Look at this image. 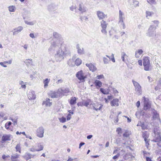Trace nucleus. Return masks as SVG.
Segmentation results:
<instances>
[{"instance_id":"11","label":"nucleus","mask_w":161,"mask_h":161,"mask_svg":"<svg viewBox=\"0 0 161 161\" xmlns=\"http://www.w3.org/2000/svg\"><path fill=\"white\" fill-rule=\"evenodd\" d=\"M49 95L52 98H58L60 95L58 90L57 92L51 91Z\"/></svg>"},{"instance_id":"60","label":"nucleus","mask_w":161,"mask_h":161,"mask_svg":"<svg viewBox=\"0 0 161 161\" xmlns=\"http://www.w3.org/2000/svg\"><path fill=\"white\" fill-rule=\"evenodd\" d=\"M147 1L149 3L152 4L155 3V0H149V1Z\"/></svg>"},{"instance_id":"29","label":"nucleus","mask_w":161,"mask_h":161,"mask_svg":"<svg viewBox=\"0 0 161 161\" xmlns=\"http://www.w3.org/2000/svg\"><path fill=\"white\" fill-rule=\"evenodd\" d=\"M19 155L17 153L13 154L11 156V160L12 161H15V159L18 158Z\"/></svg>"},{"instance_id":"8","label":"nucleus","mask_w":161,"mask_h":161,"mask_svg":"<svg viewBox=\"0 0 161 161\" xmlns=\"http://www.w3.org/2000/svg\"><path fill=\"white\" fill-rule=\"evenodd\" d=\"M153 141L155 142H158V145L161 147V137L159 133H158L156 135L154 138L153 140Z\"/></svg>"},{"instance_id":"10","label":"nucleus","mask_w":161,"mask_h":161,"mask_svg":"<svg viewBox=\"0 0 161 161\" xmlns=\"http://www.w3.org/2000/svg\"><path fill=\"white\" fill-rule=\"evenodd\" d=\"M143 98L144 99V108L145 110H147L149 109L151 107L150 103L147 100H146L145 97H143Z\"/></svg>"},{"instance_id":"48","label":"nucleus","mask_w":161,"mask_h":161,"mask_svg":"<svg viewBox=\"0 0 161 161\" xmlns=\"http://www.w3.org/2000/svg\"><path fill=\"white\" fill-rule=\"evenodd\" d=\"M142 136L144 139V140L145 141H146V139L147 138V132L145 131L143 133Z\"/></svg>"},{"instance_id":"19","label":"nucleus","mask_w":161,"mask_h":161,"mask_svg":"<svg viewBox=\"0 0 161 161\" xmlns=\"http://www.w3.org/2000/svg\"><path fill=\"white\" fill-rule=\"evenodd\" d=\"M76 48L77 49V53L80 54H82L84 53V49L83 48H80L79 44L76 45Z\"/></svg>"},{"instance_id":"57","label":"nucleus","mask_w":161,"mask_h":161,"mask_svg":"<svg viewBox=\"0 0 161 161\" xmlns=\"http://www.w3.org/2000/svg\"><path fill=\"white\" fill-rule=\"evenodd\" d=\"M6 64L5 61L4 62H0V65L4 67H7V65H5L4 64Z\"/></svg>"},{"instance_id":"25","label":"nucleus","mask_w":161,"mask_h":161,"mask_svg":"<svg viewBox=\"0 0 161 161\" xmlns=\"http://www.w3.org/2000/svg\"><path fill=\"white\" fill-rule=\"evenodd\" d=\"M119 148H117V149H115L113 153H117V154L113 157V159H116L118 158L120 156V153H118Z\"/></svg>"},{"instance_id":"49","label":"nucleus","mask_w":161,"mask_h":161,"mask_svg":"<svg viewBox=\"0 0 161 161\" xmlns=\"http://www.w3.org/2000/svg\"><path fill=\"white\" fill-rule=\"evenodd\" d=\"M129 135L128 131L126 130L125 132L123 134V137H127L129 136Z\"/></svg>"},{"instance_id":"6","label":"nucleus","mask_w":161,"mask_h":161,"mask_svg":"<svg viewBox=\"0 0 161 161\" xmlns=\"http://www.w3.org/2000/svg\"><path fill=\"white\" fill-rule=\"evenodd\" d=\"M44 129L42 126L38 127L36 130V134L37 136L40 138H42L44 136Z\"/></svg>"},{"instance_id":"52","label":"nucleus","mask_w":161,"mask_h":161,"mask_svg":"<svg viewBox=\"0 0 161 161\" xmlns=\"http://www.w3.org/2000/svg\"><path fill=\"white\" fill-rule=\"evenodd\" d=\"M118 153H120V155H122L123 154H124L125 152V150H124L123 149H122L120 151H119L120 149L119 148L118 149Z\"/></svg>"},{"instance_id":"21","label":"nucleus","mask_w":161,"mask_h":161,"mask_svg":"<svg viewBox=\"0 0 161 161\" xmlns=\"http://www.w3.org/2000/svg\"><path fill=\"white\" fill-rule=\"evenodd\" d=\"M53 36L56 39V40L53 42H57L58 41V40H60V38H62V41H63V38L61 36V35H60L57 32H54L53 33Z\"/></svg>"},{"instance_id":"39","label":"nucleus","mask_w":161,"mask_h":161,"mask_svg":"<svg viewBox=\"0 0 161 161\" xmlns=\"http://www.w3.org/2000/svg\"><path fill=\"white\" fill-rule=\"evenodd\" d=\"M116 131L117 133L119 135V136H121L122 133V129L120 127L117 128L116 130Z\"/></svg>"},{"instance_id":"1","label":"nucleus","mask_w":161,"mask_h":161,"mask_svg":"<svg viewBox=\"0 0 161 161\" xmlns=\"http://www.w3.org/2000/svg\"><path fill=\"white\" fill-rule=\"evenodd\" d=\"M62 39L60 40L57 42H53L51 43V45L48 48L49 51L56 50L54 57L56 61L60 62L64 58V55L66 53L65 47L64 44V41Z\"/></svg>"},{"instance_id":"34","label":"nucleus","mask_w":161,"mask_h":161,"mask_svg":"<svg viewBox=\"0 0 161 161\" xmlns=\"http://www.w3.org/2000/svg\"><path fill=\"white\" fill-rule=\"evenodd\" d=\"M81 60L79 58H77L75 61V64L77 66L80 65L81 63Z\"/></svg>"},{"instance_id":"33","label":"nucleus","mask_w":161,"mask_h":161,"mask_svg":"<svg viewBox=\"0 0 161 161\" xmlns=\"http://www.w3.org/2000/svg\"><path fill=\"white\" fill-rule=\"evenodd\" d=\"M25 22L26 24L32 25H34L36 23V21L35 20H34L31 22H29L28 21L25 20Z\"/></svg>"},{"instance_id":"2","label":"nucleus","mask_w":161,"mask_h":161,"mask_svg":"<svg viewBox=\"0 0 161 161\" xmlns=\"http://www.w3.org/2000/svg\"><path fill=\"white\" fill-rule=\"evenodd\" d=\"M156 29V26H155L154 25H150L146 33L147 36L150 37L155 36L156 33L155 30Z\"/></svg>"},{"instance_id":"31","label":"nucleus","mask_w":161,"mask_h":161,"mask_svg":"<svg viewBox=\"0 0 161 161\" xmlns=\"http://www.w3.org/2000/svg\"><path fill=\"white\" fill-rule=\"evenodd\" d=\"M143 64H150V61L148 57H145L143 59Z\"/></svg>"},{"instance_id":"14","label":"nucleus","mask_w":161,"mask_h":161,"mask_svg":"<svg viewBox=\"0 0 161 161\" xmlns=\"http://www.w3.org/2000/svg\"><path fill=\"white\" fill-rule=\"evenodd\" d=\"M57 7L53 4H51L48 6V10L50 12L54 11L57 9Z\"/></svg>"},{"instance_id":"45","label":"nucleus","mask_w":161,"mask_h":161,"mask_svg":"<svg viewBox=\"0 0 161 161\" xmlns=\"http://www.w3.org/2000/svg\"><path fill=\"white\" fill-rule=\"evenodd\" d=\"M25 62L26 64H32V59H26Z\"/></svg>"},{"instance_id":"13","label":"nucleus","mask_w":161,"mask_h":161,"mask_svg":"<svg viewBox=\"0 0 161 161\" xmlns=\"http://www.w3.org/2000/svg\"><path fill=\"white\" fill-rule=\"evenodd\" d=\"M11 135H3L2 138V142L3 143L6 141H10L11 139L10 137Z\"/></svg>"},{"instance_id":"50","label":"nucleus","mask_w":161,"mask_h":161,"mask_svg":"<svg viewBox=\"0 0 161 161\" xmlns=\"http://www.w3.org/2000/svg\"><path fill=\"white\" fill-rule=\"evenodd\" d=\"M152 22H153L154 24L156 25H155V26H156V28L158 26V25L159 23V21L158 20H155L154 21H152Z\"/></svg>"},{"instance_id":"55","label":"nucleus","mask_w":161,"mask_h":161,"mask_svg":"<svg viewBox=\"0 0 161 161\" xmlns=\"http://www.w3.org/2000/svg\"><path fill=\"white\" fill-rule=\"evenodd\" d=\"M139 2L138 1L135 0L133 4L135 7H137L139 6Z\"/></svg>"},{"instance_id":"18","label":"nucleus","mask_w":161,"mask_h":161,"mask_svg":"<svg viewBox=\"0 0 161 161\" xmlns=\"http://www.w3.org/2000/svg\"><path fill=\"white\" fill-rule=\"evenodd\" d=\"M90 104L92 105L93 109L96 111L100 110L103 107V105H101L99 107V108H98L97 107L98 104H96L93 103H91Z\"/></svg>"},{"instance_id":"20","label":"nucleus","mask_w":161,"mask_h":161,"mask_svg":"<svg viewBox=\"0 0 161 161\" xmlns=\"http://www.w3.org/2000/svg\"><path fill=\"white\" fill-rule=\"evenodd\" d=\"M50 99L48 98H47L46 100L43 101L42 105H45L46 106L50 107L52 105V102H50Z\"/></svg>"},{"instance_id":"56","label":"nucleus","mask_w":161,"mask_h":161,"mask_svg":"<svg viewBox=\"0 0 161 161\" xmlns=\"http://www.w3.org/2000/svg\"><path fill=\"white\" fill-rule=\"evenodd\" d=\"M136 52H137V53H138L139 55H140L143 53V51L142 49H141L138 50L137 51H136Z\"/></svg>"},{"instance_id":"44","label":"nucleus","mask_w":161,"mask_h":161,"mask_svg":"<svg viewBox=\"0 0 161 161\" xmlns=\"http://www.w3.org/2000/svg\"><path fill=\"white\" fill-rule=\"evenodd\" d=\"M15 148L17 152L18 151L19 153H21V147L19 144H18L16 145Z\"/></svg>"},{"instance_id":"35","label":"nucleus","mask_w":161,"mask_h":161,"mask_svg":"<svg viewBox=\"0 0 161 161\" xmlns=\"http://www.w3.org/2000/svg\"><path fill=\"white\" fill-rule=\"evenodd\" d=\"M50 80L48 78H46L43 80V83L44 84V88L48 86V84Z\"/></svg>"},{"instance_id":"37","label":"nucleus","mask_w":161,"mask_h":161,"mask_svg":"<svg viewBox=\"0 0 161 161\" xmlns=\"http://www.w3.org/2000/svg\"><path fill=\"white\" fill-rule=\"evenodd\" d=\"M76 58V55H75L71 59H69L68 61L67 62V64L69 65H71V63L72 61H73L75 59V58Z\"/></svg>"},{"instance_id":"16","label":"nucleus","mask_w":161,"mask_h":161,"mask_svg":"<svg viewBox=\"0 0 161 161\" xmlns=\"http://www.w3.org/2000/svg\"><path fill=\"white\" fill-rule=\"evenodd\" d=\"M23 29L22 26H19L14 29V31L13 32V35H16L20 32Z\"/></svg>"},{"instance_id":"63","label":"nucleus","mask_w":161,"mask_h":161,"mask_svg":"<svg viewBox=\"0 0 161 161\" xmlns=\"http://www.w3.org/2000/svg\"><path fill=\"white\" fill-rule=\"evenodd\" d=\"M104 76L103 75H98L97 76V79H100L103 78Z\"/></svg>"},{"instance_id":"9","label":"nucleus","mask_w":161,"mask_h":161,"mask_svg":"<svg viewBox=\"0 0 161 161\" xmlns=\"http://www.w3.org/2000/svg\"><path fill=\"white\" fill-rule=\"evenodd\" d=\"M152 112L153 114L152 118L153 119H158L159 121V122H161V121L159 117V115L157 113V112L154 109H153L152 110Z\"/></svg>"},{"instance_id":"36","label":"nucleus","mask_w":161,"mask_h":161,"mask_svg":"<svg viewBox=\"0 0 161 161\" xmlns=\"http://www.w3.org/2000/svg\"><path fill=\"white\" fill-rule=\"evenodd\" d=\"M100 91L101 92L104 94H108L109 93L108 91L103 88H101Z\"/></svg>"},{"instance_id":"46","label":"nucleus","mask_w":161,"mask_h":161,"mask_svg":"<svg viewBox=\"0 0 161 161\" xmlns=\"http://www.w3.org/2000/svg\"><path fill=\"white\" fill-rule=\"evenodd\" d=\"M110 61L109 59L106 58L105 57L103 58V63L105 64H108L109 61Z\"/></svg>"},{"instance_id":"12","label":"nucleus","mask_w":161,"mask_h":161,"mask_svg":"<svg viewBox=\"0 0 161 161\" xmlns=\"http://www.w3.org/2000/svg\"><path fill=\"white\" fill-rule=\"evenodd\" d=\"M97 14L99 20L103 19L107 16V15L105 14L104 13L100 11H98L97 12Z\"/></svg>"},{"instance_id":"62","label":"nucleus","mask_w":161,"mask_h":161,"mask_svg":"<svg viewBox=\"0 0 161 161\" xmlns=\"http://www.w3.org/2000/svg\"><path fill=\"white\" fill-rule=\"evenodd\" d=\"M112 57L111 58H110V60H111L114 63L115 62V61L114 57V55L113 54H112Z\"/></svg>"},{"instance_id":"64","label":"nucleus","mask_w":161,"mask_h":161,"mask_svg":"<svg viewBox=\"0 0 161 161\" xmlns=\"http://www.w3.org/2000/svg\"><path fill=\"white\" fill-rule=\"evenodd\" d=\"M146 159L147 161H152L151 158L149 157H146Z\"/></svg>"},{"instance_id":"41","label":"nucleus","mask_w":161,"mask_h":161,"mask_svg":"<svg viewBox=\"0 0 161 161\" xmlns=\"http://www.w3.org/2000/svg\"><path fill=\"white\" fill-rule=\"evenodd\" d=\"M12 124V122L10 121H8L5 124V127L7 130H8L9 126Z\"/></svg>"},{"instance_id":"24","label":"nucleus","mask_w":161,"mask_h":161,"mask_svg":"<svg viewBox=\"0 0 161 161\" xmlns=\"http://www.w3.org/2000/svg\"><path fill=\"white\" fill-rule=\"evenodd\" d=\"M128 56L126 54V53L123 52L121 53V58L122 60V61H124L125 63H126V61H128V60L127 58L128 57Z\"/></svg>"},{"instance_id":"43","label":"nucleus","mask_w":161,"mask_h":161,"mask_svg":"<svg viewBox=\"0 0 161 161\" xmlns=\"http://www.w3.org/2000/svg\"><path fill=\"white\" fill-rule=\"evenodd\" d=\"M15 8L13 6H10L8 7V9L9 11L11 12H14L15 11Z\"/></svg>"},{"instance_id":"23","label":"nucleus","mask_w":161,"mask_h":161,"mask_svg":"<svg viewBox=\"0 0 161 161\" xmlns=\"http://www.w3.org/2000/svg\"><path fill=\"white\" fill-rule=\"evenodd\" d=\"M36 151H40L43 149V146L41 143H37L36 144Z\"/></svg>"},{"instance_id":"7","label":"nucleus","mask_w":161,"mask_h":161,"mask_svg":"<svg viewBox=\"0 0 161 161\" xmlns=\"http://www.w3.org/2000/svg\"><path fill=\"white\" fill-rule=\"evenodd\" d=\"M107 24L105 21L103 20L101 22V26L102 29L101 30V32L102 33L106 35L107 34V31H106Z\"/></svg>"},{"instance_id":"42","label":"nucleus","mask_w":161,"mask_h":161,"mask_svg":"<svg viewBox=\"0 0 161 161\" xmlns=\"http://www.w3.org/2000/svg\"><path fill=\"white\" fill-rule=\"evenodd\" d=\"M154 13L152 12H150L147 11L146 12V17L148 16H151Z\"/></svg>"},{"instance_id":"28","label":"nucleus","mask_w":161,"mask_h":161,"mask_svg":"<svg viewBox=\"0 0 161 161\" xmlns=\"http://www.w3.org/2000/svg\"><path fill=\"white\" fill-rule=\"evenodd\" d=\"M78 10L82 13L85 12L86 11V8L82 4H80Z\"/></svg>"},{"instance_id":"47","label":"nucleus","mask_w":161,"mask_h":161,"mask_svg":"<svg viewBox=\"0 0 161 161\" xmlns=\"http://www.w3.org/2000/svg\"><path fill=\"white\" fill-rule=\"evenodd\" d=\"M141 126L142 129L144 130L147 128V125L145 124L144 122H142V124L141 125Z\"/></svg>"},{"instance_id":"40","label":"nucleus","mask_w":161,"mask_h":161,"mask_svg":"<svg viewBox=\"0 0 161 161\" xmlns=\"http://www.w3.org/2000/svg\"><path fill=\"white\" fill-rule=\"evenodd\" d=\"M144 66V69L146 71H148L150 66V64H143Z\"/></svg>"},{"instance_id":"15","label":"nucleus","mask_w":161,"mask_h":161,"mask_svg":"<svg viewBox=\"0 0 161 161\" xmlns=\"http://www.w3.org/2000/svg\"><path fill=\"white\" fill-rule=\"evenodd\" d=\"M58 92H59V94L64 95L65 94L69 93V91L68 88H66L64 89H58Z\"/></svg>"},{"instance_id":"58","label":"nucleus","mask_w":161,"mask_h":161,"mask_svg":"<svg viewBox=\"0 0 161 161\" xmlns=\"http://www.w3.org/2000/svg\"><path fill=\"white\" fill-rule=\"evenodd\" d=\"M76 8L75 5H73L70 7V9L72 11H73Z\"/></svg>"},{"instance_id":"4","label":"nucleus","mask_w":161,"mask_h":161,"mask_svg":"<svg viewBox=\"0 0 161 161\" xmlns=\"http://www.w3.org/2000/svg\"><path fill=\"white\" fill-rule=\"evenodd\" d=\"M134 86L135 87V91L136 94L138 95H140L142 93L141 86L136 81L134 80L132 81Z\"/></svg>"},{"instance_id":"61","label":"nucleus","mask_w":161,"mask_h":161,"mask_svg":"<svg viewBox=\"0 0 161 161\" xmlns=\"http://www.w3.org/2000/svg\"><path fill=\"white\" fill-rule=\"evenodd\" d=\"M66 118H67V120H69L71 118V115L70 114H69L67 115V116L66 117Z\"/></svg>"},{"instance_id":"38","label":"nucleus","mask_w":161,"mask_h":161,"mask_svg":"<svg viewBox=\"0 0 161 161\" xmlns=\"http://www.w3.org/2000/svg\"><path fill=\"white\" fill-rule=\"evenodd\" d=\"M89 69L92 72L95 71L97 69L96 67L92 64L90 66Z\"/></svg>"},{"instance_id":"30","label":"nucleus","mask_w":161,"mask_h":161,"mask_svg":"<svg viewBox=\"0 0 161 161\" xmlns=\"http://www.w3.org/2000/svg\"><path fill=\"white\" fill-rule=\"evenodd\" d=\"M76 98L75 97H72L69 101V103L71 105H73L76 103Z\"/></svg>"},{"instance_id":"53","label":"nucleus","mask_w":161,"mask_h":161,"mask_svg":"<svg viewBox=\"0 0 161 161\" xmlns=\"http://www.w3.org/2000/svg\"><path fill=\"white\" fill-rule=\"evenodd\" d=\"M11 120L13 122V124H14V125H15L17 124V119H14L11 118Z\"/></svg>"},{"instance_id":"22","label":"nucleus","mask_w":161,"mask_h":161,"mask_svg":"<svg viewBox=\"0 0 161 161\" xmlns=\"http://www.w3.org/2000/svg\"><path fill=\"white\" fill-rule=\"evenodd\" d=\"M118 102L119 100L118 99H114L111 102L110 104L112 106H118L119 105Z\"/></svg>"},{"instance_id":"5","label":"nucleus","mask_w":161,"mask_h":161,"mask_svg":"<svg viewBox=\"0 0 161 161\" xmlns=\"http://www.w3.org/2000/svg\"><path fill=\"white\" fill-rule=\"evenodd\" d=\"M76 77L78 79L82 82L84 81L86 77L84 75L82 70H81L78 72L76 75Z\"/></svg>"},{"instance_id":"17","label":"nucleus","mask_w":161,"mask_h":161,"mask_svg":"<svg viewBox=\"0 0 161 161\" xmlns=\"http://www.w3.org/2000/svg\"><path fill=\"white\" fill-rule=\"evenodd\" d=\"M27 96L29 99L30 100L35 99L36 98V95L34 92H29Z\"/></svg>"},{"instance_id":"3","label":"nucleus","mask_w":161,"mask_h":161,"mask_svg":"<svg viewBox=\"0 0 161 161\" xmlns=\"http://www.w3.org/2000/svg\"><path fill=\"white\" fill-rule=\"evenodd\" d=\"M119 23L121 27H122L123 29L125 28V24L124 23L123 20L125 19V18L124 16V13L121 10L119 11Z\"/></svg>"},{"instance_id":"27","label":"nucleus","mask_w":161,"mask_h":161,"mask_svg":"<svg viewBox=\"0 0 161 161\" xmlns=\"http://www.w3.org/2000/svg\"><path fill=\"white\" fill-rule=\"evenodd\" d=\"M94 84L97 88L100 87L102 86V82L99 80H96Z\"/></svg>"},{"instance_id":"59","label":"nucleus","mask_w":161,"mask_h":161,"mask_svg":"<svg viewBox=\"0 0 161 161\" xmlns=\"http://www.w3.org/2000/svg\"><path fill=\"white\" fill-rule=\"evenodd\" d=\"M29 150L32 152H35L36 151V149H35L33 146H32L29 149Z\"/></svg>"},{"instance_id":"51","label":"nucleus","mask_w":161,"mask_h":161,"mask_svg":"<svg viewBox=\"0 0 161 161\" xmlns=\"http://www.w3.org/2000/svg\"><path fill=\"white\" fill-rule=\"evenodd\" d=\"M59 120L62 123H64L66 121V118L63 117L59 118Z\"/></svg>"},{"instance_id":"32","label":"nucleus","mask_w":161,"mask_h":161,"mask_svg":"<svg viewBox=\"0 0 161 161\" xmlns=\"http://www.w3.org/2000/svg\"><path fill=\"white\" fill-rule=\"evenodd\" d=\"M91 100L90 99L86 101H83V106H84L86 107H88V106L89 104V103H91Z\"/></svg>"},{"instance_id":"54","label":"nucleus","mask_w":161,"mask_h":161,"mask_svg":"<svg viewBox=\"0 0 161 161\" xmlns=\"http://www.w3.org/2000/svg\"><path fill=\"white\" fill-rule=\"evenodd\" d=\"M123 158L125 160H127L130 157L129 155L127 154H126L125 155H124L123 157Z\"/></svg>"},{"instance_id":"26","label":"nucleus","mask_w":161,"mask_h":161,"mask_svg":"<svg viewBox=\"0 0 161 161\" xmlns=\"http://www.w3.org/2000/svg\"><path fill=\"white\" fill-rule=\"evenodd\" d=\"M34 156V155H32L29 153H27L25 154L23 157L26 160H28L31 158L32 156Z\"/></svg>"}]
</instances>
